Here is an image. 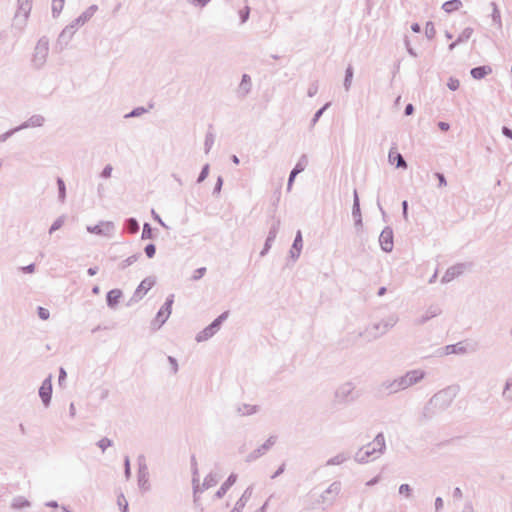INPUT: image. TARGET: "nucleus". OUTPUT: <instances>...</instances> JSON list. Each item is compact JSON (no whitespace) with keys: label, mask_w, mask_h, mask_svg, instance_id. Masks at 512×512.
Wrapping results in <instances>:
<instances>
[{"label":"nucleus","mask_w":512,"mask_h":512,"mask_svg":"<svg viewBox=\"0 0 512 512\" xmlns=\"http://www.w3.org/2000/svg\"><path fill=\"white\" fill-rule=\"evenodd\" d=\"M173 298H168L164 305L158 311L155 319L152 321V326L155 329L160 328L170 317L172 312Z\"/></svg>","instance_id":"obj_1"},{"label":"nucleus","mask_w":512,"mask_h":512,"mask_svg":"<svg viewBox=\"0 0 512 512\" xmlns=\"http://www.w3.org/2000/svg\"><path fill=\"white\" fill-rule=\"evenodd\" d=\"M38 315L42 320H48L50 317L49 310L43 307L38 308Z\"/></svg>","instance_id":"obj_16"},{"label":"nucleus","mask_w":512,"mask_h":512,"mask_svg":"<svg viewBox=\"0 0 512 512\" xmlns=\"http://www.w3.org/2000/svg\"><path fill=\"white\" fill-rule=\"evenodd\" d=\"M256 498L257 497L254 495L253 490L251 488L246 489L244 491L243 495L241 496V498L239 499V501L237 502L236 509L237 510L244 509L246 507V505L248 504V502H250L251 500L255 501Z\"/></svg>","instance_id":"obj_5"},{"label":"nucleus","mask_w":512,"mask_h":512,"mask_svg":"<svg viewBox=\"0 0 512 512\" xmlns=\"http://www.w3.org/2000/svg\"><path fill=\"white\" fill-rule=\"evenodd\" d=\"M324 108L319 110L316 114V118H318L319 116H321L322 112H323Z\"/></svg>","instance_id":"obj_40"},{"label":"nucleus","mask_w":512,"mask_h":512,"mask_svg":"<svg viewBox=\"0 0 512 512\" xmlns=\"http://www.w3.org/2000/svg\"><path fill=\"white\" fill-rule=\"evenodd\" d=\"M354 212H359V201H358V197H357L356 193H355Z\"/></svg>","instance_id":"obj_32"},{"label":"nucleus","mask_w":512,"mask_h":512,"mask_svg":"<svg viewBox=\"0 0 512 512\" xmlns=\"http://www.w3.org/2000/svg\"><path fill=\"white\" fill-rule=\"evenodd\" d=\"M236 481H237V475L231 474L227 478V480L222 484L220 489L217 491V496L222 497L227 492V490L236 483Z\"/></svg>","instance_id":"obj_6"},{"label":"nucleus","mask_w":512,"mask_h":512,"mask_svg":"<svg viewBox=\"0 0 512 512\" xmlns=\"http://www.w3.org/2000/svg\"><path fill=\"white\" fill-rule=\"evenodd\" d=\"M228 317V312L221 314L217 319H215L211 325L205 328L197 337L198 341L206 340L211 337L216 330L219 328L220 324Z\"/></svg>","instance_id":"obj_2"},{"label":"nucleus","mask_w":512,"mask_h":512,"mask_svg":"<svg viewBox=\"0 0 512 512\" xmlns=\"http://www.w3.org/2000/svg\"><path fill=\"white\" fill-rule=\"evenodd\" d=\"M389 161L391 163L396 162L397 167L406 168V162L404 161L401 154H399L397 151L391 150L389 152Z\"/></svg>","instance_id":"obj_9"},{"label":"nucleus","mask_w":512,"mask_h":512,"mask_svg":"<svg viewBox=\"0 0 512 512\" xmlns=\"http://www.w3.org/2000/svg\"><path fill=\"white\" fill-rule=\"evenodd\" d=\"M233 161H234V163H236V164L239 162V160H238V158H237L236 156H234V157H233Z\"/></svg>","instance_id":"obj_41"},{"label":"nucleus","mask_w":512,"mask_h":512,"mask_svg":"<svg viewBox=\"0 0 512 512\" xmlns=\"http://www.w3.org/2000/svg\"><path fill=\"white\" fill-rule=\"evenodd\" d=\"M29 503L27 501H21L19 503H15L14 506L17 507V508H23V507H26L28 506Z\"/></svg>","instance_id":"obj_30"},{"label":"nucleus","mask_w":512,"mask_h":512,"mask_svg":"<svg viewBox=\"0 0 512 512\" xmlns=\"http://www.w3.org/2000/svg\"><path fill=\"white\" fill-rule=\"evenodd\" d=\"M411 29H412L414 32L418 33V32L420 31V26H419V24L415 23V24H413V25L411 26Z\"/></svg>","instance_id":"obj_36"},{"label":"nucleus","mask_w":512,"mask_h":512,"mask_svg":"<svg viewBox=\"0 0 512 512\" xmlns=\"http://www.w3.org/2000/svg\"><path fill=\"white\" fill-rule=\"evenodd\" d=\"M492 72L491 67L489 66H481L476 67L471 70V75L475 79H481L485 77L486 75L490 74Z\"/></svg>","instance_id":"obj_7"},{"label":"nucleus","mask_w":512,"mask_h":512,"mask_svg":"<svg viewBox=\"0 0 512 512\" xmlns=\"http://www.w3.org/2000/svg\"><path fill=\"white\" fill-rule=\"evenodd\" d=\"M122 296V292L118 289L111 290L107 295V302L110 306H115Z\"/></svg>","instance_id":"obj_10"},{"label":"nucleus","mask_w":512,"mask_h":512,"mask_svg":"<svg viewBox=\"0 0 512 512\" xmlns=\"http://www.w3.org/2000/svg\"><path fill=\"white\" fill-rule=\"evenodd\" d=\"M260 505H261V501H258L257 503H251L249 505V508H254V507L256 508V507H259Z\"/></svg>","instance_id":"obj_38"},{"label":"nucleus","mask_w":512,"mask_h":512,"mask_svg":"<svg viewBox=\"0 0 512 512\" xmlns=\"http://www.w3.org/2000/svg\"><path fill=\"white\" fill-rule=\"evenodd\" d=\"M503 133H504L507 137H509V138H511V139H512V131H511L510 129H508V128L504 127V128H503Z\"/></svg>","instance_id":"obj_33"},{"label":"nucleus","mask_w":512,"mask_h":512,"mask_svg":"<svg viewBox=\"0 0 512 512\" xmlns=\"http://www.w3.org/2000/svg\"><path fill=\"white\" fill-rule=\"evenodd\" d=\"M98 445L104 451L107 447L111 445V441L108 439H102L99 441Z\"/></svg>","instance_id":"obj_23"},{"label":"nucleus","mask_w":512,"mask_h":512,"mask_svg":"<svg viewBox=\"0 0 512 512\" xmlns=\"http://www.w3.org/2000/svg\"><path fill=\"white\" fill-rule=\"evenodd\" d=\"M462 7V2L460 0H449L446 1L442 8L445 12L451 13L459 10Z\"/></svg>","instance_id":"obj_8"},{"label":"nucleus","mask_w":512,"mask_h":512,"mask_svg":"<svg viewBox=\"0 0 512 512\" xmlns=\"http://www.w3.org/2000/svg\"><path fill=\"white\" fill-rule=\"evenodd\" d=\"M380 245L386 252H390L393 248V236L390 230L382 231L379 237Z\"/></svg>","instance_id":"obj_4"},{"label":"nucleus","mask_w":512,"mask_h":512,"mask_svg":"<svg viewBox=\"0 0 512 512\" xmlns=\"http://www.w3.org/2000/svg\"><path fill=\"white\" fill-rule=\"evenodd\" d=\"M96 272H97V269H94V268H90V269L88 270V273H89L91 276L95 275V274H96Z\"/></svg>","instance_id":"obj_39"},{"label":"nucleus","mask_w":512,"mask_h":512,"mask_svg":"<svg viewBox=\"0 0 512 512\" xmlns=\"http://www.w3.org/2000/svg\"><path fill=\"white\" fill-rule=\"evenodd\" d=\"M111 171H112V168L111 167H106L103 171V175L105 177H109L111 175Z\"/></svg>","instance_id":"obj_34"},{"label":"nucleus","mask_w":512,"mask_h":512,"mask_svg":"<svg viewBox=\"0 0 512 512\" xmlns=\"http://www.w3.org/2000/svg\"><path fill=\"white\" fill-rule=\"evenodd\" d=\"M435 176L439 181V187H445L447 185L446 179L443 174L436 173Z\"/></svg>","instance_id":"obj_21"},{"label":"nucleus","mask_w":512,"mask_h":512,"mask_svg":"<svg viewBox=\"0 0 512 512\" xmlns=\"http://www.w3.org/2000/svg\"><path fill=\"white\" fill-rule=\"evenodd\" d=\"M58 227H59V225L54 224V225L52 226L51 230H55V229H57Z\"/></svg>","instance_id":"obj_42"},{"label":"nucleus","mask_w":512,"mask_h":512,"mask_svg":"<svg viewBox=\"0 0 512 512\" xmlns=\"http://www.w3.org/2000/svg\"><path fill=\"white\" fill-rule=\"evenodd\" d=\"M117 504L122 512H128V501L123 495L118 496Z\"/></svg>","instance_id":"obj_14"},{"label":"nucleus","mask_w":512,"mask_h":512,"mask_svg":"<svg viewBox=\"0 0 512 512\" xmlns=\"http://www.w3.org/2000/svg\"><path fill=\"white\" fill-rule=\"evenodd\" d=\"M23 270L26 271V272H33L34 271V266L33 265H29L27 267H24Z\"/></svg>","instance_id":"obj_37"},{"label":"nucleus","mask_w":512,"mask_h":512,"mask_svg":"<svg viewBox=\"0 0 512 512\" xmlns=\"http://www.w3.org/2000/svg\"><path fill=\"white\" fill-rule=\"evenodd\" d=\"M425 29L426 33L429 34L431 37L435 34L434 25L432 23H427Z\"/></svg>","instance_id":"obj_24"},{"label":"nucleus","mask_w":512,"mask_h":512,"mask_svg":"<svg viewBox=\"0 0 512 512\" xmlns=\"http://www.w3.org/2000/svg\"><path fill=\"white\" fill-rule=\"evenodd\" d=\"M131 116L138 115L135 111L130 114Z\"/></svg>","instance_id":"obj_44"},{"label":"nucleus","mask_w":512,"mask_h":512,"mask_svg":"<svg viewBox=\"0 0 512 512\" xmlns=\"http://www.w3.org/2000/svg\"><path fill=\"white\" fill-rule=\"evenodd\" d=\"M400 494H404L406 496L410 495V487L408 484H402L399 488Z\"/></svg>","instance_id":"obj_22"},{"label":"nucleus","mask_w":512,"mask_h":512,"mask_svg":"<svg viewBox=\"0 0 512 512\" xmlns=\"http://www.w3.org/2000/svg\"><path fill=\"white\" fill-rule=\"evenodd\" d=\"M293 246L296 249H300L302 247V236L300 232L297 233Z\"/></svg>","instance_id":"obj_20"},{"label":"nucleus","mask_w":512,"mask_h":512,"mask_svg":"<svg viewBox=\"0 0 512 512\" xmlns=\"http://www.w3.org/2000/svg\"><path fill=\"white\" fill-rule=\"evenodd\" d=\"M51 387L52 386H41L40 388V396L45 404H48V402L50 401L52 392Z\"/></svg>","instance_id":"obj_12"},{"label":"nucleus","mask_w":512,"mask_h":512,"mask_svg":"<svg viewBox=\"0 0 512 512\" xmlns=\"http://www.w3.org/2000/svg\"><path fill=\"white\" fill-rule=\"evenodd\" d=\"M138 226L135 220L130 221V229L132 232H135L137 230Z\"/></svg>","instance_id":"obj_31"},{"label":"nucleus","mask_w":512,"mask_h":512,"mask_svg":"<svg viewBox=\"0 0 512 512\" xmlns=\"http://www.w3.org/2000/svg\"><path fill=\"white\" fill-rule=\"evenodd\" d=\"M156 248L153 244H149L145 248V253L149 258H152L155 255Z\"/></svg>","instance_id":"obj_19"},{"label":"nucleus","mask_w":512,"mask_h":512,"mask_svg":"<svg viewBox=\"0 0 512 512\" xmlns=\"http://www.w3.org/2000/svg\"><path fill=\"white\" fill-rule=\"evenodd\" d=\"M207 171H208L207 167L203 169V171H202V173H201V175L199 177V181H202L205 178V176L207 174Z\"/></svg>","instance_id":"obj_35"},{"label":"nucleus","mask_w":512,"mask_h":512,"mask_svg":"<svg viewBox=\"0 0 512 512\" xmlns=\"http://www.w3.org/2000/svg\"><path fill=\"white\" fill-rule=\"evenodd\" d=\"M438 126H439V128L442 131H448L449 130V124L446 123V122H439Z\"/></svg>","instance_id":"obj_28"},{"label":"nucleus","mask_w":512,"mask_h":512,"mask_svg":"<svg viewBox=\"0 0 512 512\" xmlns=\"http://www.w3.org/2000/svg\"><path fill=\"white\" fill-rule=\"evenodd\" d=\"M424 378V374L421 371H412L406 374V381L409 383H416L422 381Z\"/></svg>","instance_id":"obj_11"},{"label":"nucleus","mask_w":512,"mask_h":512,"mask_svg":"<svg viewBox=\"0 0 512 512\" xmlns=\"http://www.w3.org/2000/svg\"><path fill=\"white\" fill-rule=\"evenodd\" d=\"M142 238H152V229L149 224H145L142 231Z\"/></svg>","instance_id":"obj_18"},{"label":"nucleus","mask_w":512,"mask_h":512,"mask_svg":"<svg viewBox=\"0 0 512 512\" xmlns=\"http://www.w3.org/2000/svg\"><path fill=\"white\" fill-rule=\"evenodd\" d=\"M155 281L152 278H146L144 279L137 289L135 290V297L138 299L143 298L147 292L154 286Z\"/></svg>","instance_id":"obj_3"},{"label":"nucleus","mask_w":512,"mask_h":512,"mask_svg":"<svg viewBox=\"0 0 512 512\" xmlns=\"http://www.w3.org/2000/svg\"><path fill=\"white\" fill-rule=\"evenodd\" d=\"M385 289L382 288L380 291H379V295H382L384 293Z\"/></svg>","instance_id":"obj_43"},{"label":"nucleus","mask_w":512,"mask_h":512,"mask_svg":"<svg viewBox=\"0 0 512 512\" xmlns=\"http://www.w3.org/2000/svg\"><path fill=\"white\" fill-rule=\"evenodd\" d=\"M299 172H300V169H297V168H295V169L291 172V174H290V178H289V183H288L289 187L292 185V182H293V180H294L295 176H296Z\"/></svg>","instance_id":"obj_26"},{"label":"nucleus","mask_w":512,"mask_h":512,"mask_svg":"<svg viewBox=\"0 0 512 512\" xmlns=\"http://www.w3.org/2000/svg\"><path fill=\"white\" fill-rule=\"evenodd\" d=\"M413 110H414V109H413L412 104H408V105L406 106V108H405V114H406V115H411V114L413 113Z\"/></svg>","instance_id":"obj_29"},{"label":"nucleus","mask_w":512,"mask_h":512,"mask_svg":"<svg viewBox=\"0 0 512 512\" xmlns=\"http://www.w3.org/2000/svg\"><path fill=\"white\" fill-rule=\"evenodd\" d=\"M447 86L450 90L455 91L460 87V81L456 78H450L447 82Z\"/></svg>","instance_id":"obj_15"},{"label":"nucleus","mask_w":512,"mask_h":512,"mask_svg":"<svg viewBox=\"0 0 512 512\" xmlns=\"http://www.w3.org/2000/svg\"><path fill=\"white\" fill-rule=\"evenodd\" d=\"M472 33H473V29H471V28H467V29H465V30L463 31L461 38L468 39V38H470V37H471Z\"/></svg>","instance_id":"obj_27"},{"label":"nucleus","mask_w":512,"mask_h":512,"mask_svg":"<svg viewBox=\"0 0 512 512\" xmlns=\"http://www.w3.org/2000/svg\"><path fill=\"white\" fill-rule=\"evenodd\" d=\"M206 272V269L205 268H200V269H197L195 271V274L193 275V278L194 279H199L201 278Z\"/></svg>","instance_id":"obj_25"},{"label":"nucleus","mask_w":512,"mask_h":512,"mask_svg":"<svg viewBox=\"0 0 512 512\" xmlns=\"http://www.w3.org/2000/svg\"><path fill=\"white\" fill-rule=\"evenodd\" d=\"M219 478L220 477L217 473H211L205 478L204 485L207 488L212 487L218 483Z\"/></svg>","instance_id":"obj_13"},{"label":"nucleus","mask_w":512,"mask_h":512,"mask_svg":"<svg viewBox=\"0 0 512 512\" xmlns=\"http://www.w3.org/2000/svg\"><path fill=\"white\" fill-rule=\"evenodd\" d=\"M239 15H240L241 22L242 23L245 22L249 17V8L247 6L243 7L239 11Z\"/></svg>","instance_id":"obj_17"}]
</instances>
